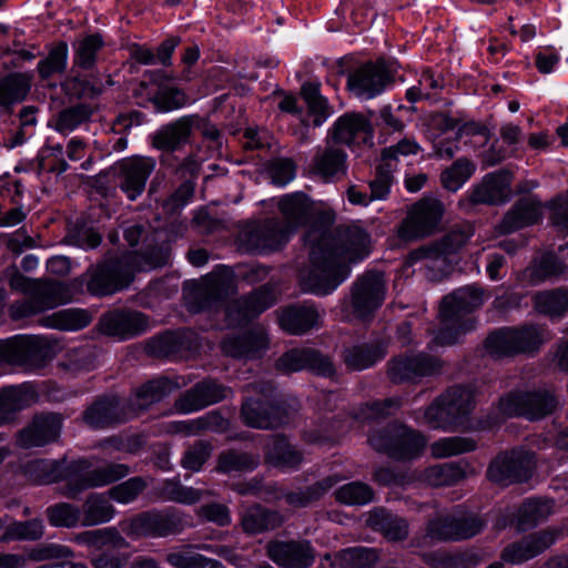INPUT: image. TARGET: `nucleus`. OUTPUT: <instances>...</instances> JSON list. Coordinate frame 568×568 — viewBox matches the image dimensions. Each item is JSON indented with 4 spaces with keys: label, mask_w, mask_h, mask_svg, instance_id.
I'll use <instances>...</instances> for the list:
<instances>
[{
    "label": "nucleus",
    "mask_w": 568,
    "mask_h": 568,
    "mask_svg": "<svg viewBox=\"0 0 568 568\" xmlns=\"http://www.w3.org/2000/svg\"><path fill=\"white\" fill-rule=\"evenodd\" d=\"M308 247V268L301 276L302 290L317 296L333 293L351 273L348 263L362 261L371 253L368 232L358 224L339 227H313L304 235Z\"/></svg>",
    "instance_id": "f257e3e1"
},
{
    "label": "nucleus",
    "mask_w": 568,
    "mask_h": 568,
    "mask_svg": "<svg viewBox=\"0 0 568 568\" xmlns=\"http://www.w3.org/2000/svg\"><path fill=\"white\" fill-rule=\"evenodd\" d=\"M26 471L37 484H51L67 479L64 495L75 499L90 488L103 487L124 478L130 469L124 464L110 463L91 469V463L81 458L71 462L64 469L58 460L38 459L27 464Z\"/></svg>",
    "instance_id": "f03ea898"
},
{
    "label": "nucleus",
    "mask_w": 568,
    "mask_h": 568,
    "mask_svg": "<svg viewBox=\"0 0 568 568\" xmlns=\"http://www.w3.org/2000/svg\"><path fill=\"white\" fill-rule=\"evenodd\" d=\"M484 301V291L474 285L460 287L445 296L439 310L442 327L434 336L433 344L450 346L458 343L475 328V321L469 314L480 307Z\"/></svg>",
    "instance_id": "7ed1b4c3"
},
{
    "label": "nucleus",
    "mask_w": 568,
    "mask_h": 568,
    "mask_svg": "<svg viewBox=\"0 0 568 568\" xmlns=\"http://www.w3.org/2000/svg\"><path fill=\"white\" fill-rule=\"evenodd\" d=\"M138 254L130 253L116 261L105 260L91 270L88 290L93 295H111L129 286L133 271L151 270L161 265L151 258L143 263L136 262Z\"/></svg>",
    "instance_id": "20e7f679"
},
{
    "label": "nucleus",
    "mask_w": 568,
    "mask_h": 568,
    "mask_svg": "<svg viewBox=\"0 0 568 568\" xmlns=\"http://www.w3.org/2000/svg\"><path fill=\"white\" fill-rule=\"evenodd\" d=\"M548 339V332L538 325L503 327L488 335L485 348L493 357L501 358L534 353Z\"/></svg>",
    "instance_id": "39448f33"
},
{
    "label": "nucleus",
    "mask_w": 568,
    "mask_h": 568,
    "mask_svg": "<svg viewBox=\"0 0 568 568\" xmlns=\"http://www.w3.org/2000/svg\"><path fill=\"white\" fill-rule=\"evenodd\" d=\"M367 440L374 450L395 460L417 458L426 446V438L412 428H373Z\"/></svg>",
    "instance_id": "423d86ee"
},
{
    "label": "nucleus",
    "mask_w": 568,
    "mask_h": 568,
    "mask_svg": "<svg viewBox=\"0 0 568 568\" xmlns=\"http://www.w3.org/2000/svg\"><path fill=\"white\" fill-rule=\"evenodd\" d=\"M124 525L123 530L131 537H168L183 531L190 521L183 511L168 507L140 513Z\"/></svg>",
    "instance_id": "0eeeda50"
},
{
    "label": "nucleus",
    "mask_w": 568,
    "mask_h": 568,
    "mask_svg": "<svg viewBox=\"0 0 568 568\" xmlns=\"http://www.w3.org/2000/svg\"><path fill=\"white\" fill-rule=\"evenodd\" d=\"M475 408V390L470 386L456 385L438 396L425 410L426 423L447 425L464 424Z\"/></svg>",
    "instance_id": "6e6552de"
},
{
    "label": "nucleus",
    "mask_w": 568,
    "mask_h": 568,
    "mask_svg": "<svg viewBox=\"0 0 568 568\" xmlns=\"http://www.w3.org/2000/svg\"><path fill=\"white\" fill-rule=\"evenodd\" d=\"M444 213L442 201L424 197L408 209L406 217L397 226L396 234L404 242L430 236L439 229Z\"/></svg>",
    "instance_id": "1a4fd4ad"
},
{
    "label": "nucleus",
    "mask_w": 568,
    "mask_h": 568,
    "mask_svg": "<svg viewBox=\"0 0 568 568\" xmlns=\"http://www.w3.org/2000/svg\"><path fill=\"white\" fill-rule=\"evenodd\" d=\"M293 235L282 221L268 217L245 225L237 236L240 247L252 254H267L282 250Z\"/></svg>",
    "instance_id": "9d476101"
},
{
    "label": "nucleus",
    "mask_w": 568,
    "mask_h": 568,
    "mask_svg": "<svg viewBox=\"0 0 568 568\" xmlns=\"http://www.w3.org/2000/svg\"><path fill=\"white\" fill-rule=\"evenodd\" d=\"M557 406L555 396L547 392H511L501 397L491 424L506 417L523 416L530 422L539 420L552 413Z\"/></svg>",
    "instance_id": "9b49d317"
},
{
    "label": "nucleus",
    "mask_w": 568,
    "mask_h": 568,
    "mask_svg": "<svg viewBox=\"0 0 568 568\" xmlns=\"http://www.w3.org/2000/svg\"><path fill=\"white\" fill-rule=\"evenodd\" d=\"M235 288V276L226 266L217 267L196 283L185 295L191 312H201L215 306L223 297L232 294Z\"/></svg>",
    "instance_id": "f8f14e48"
},
{
    "label": "nucleus",
    "mask_w": 568,
    "mask_h": 568,
    "mask_svg": "<svg viewBox=\"0 0 568 568\" xmlns=\"http://www.w3.org/2000/svg\"><path fill=\"white\" fill-rule=\"evenodd\" d=\"M277 207L284 217L282 223L294 235L302 226H308L306 233L313 227L328 224L327 216L320 211L313 201L303 192L288 193L277 200Z\"/></svg>",
    "instance_id": "ddd939ff"
},
{
    "label": "nucleus",
    "mask_w": 568,
    "mask_h": 568,
    "mask_svg": "<svg viewBox=\"0 0 568 568\" xmlns=\"http://www.w3.org/2000/svg\"><path fill=\"white\" fill-rule=\"evenodd\" d=\"M386 294L384 275L381 272H366L352 286L349 307L352 316L365 320L378 310Z\"/></svg>",
    "instance_id": "4468645a"
},
{
    "label": "nucleus",
    "mask_w": 568,
    "mask_h": 568,
    "mask_svg": "<svg viewBox=\"0 0 568 568\" xmlns=\"http://www.w3.org/2000/svg\"><path fill=\"white\" fill-rule=\"evenodd\" d=\"M532 457L521 448L501 452L489 463L487 478L499 485L527 481L532 475Z\"/></svg>",
    "instance_id": "2eb2a0df"
},
{
    "label": "nucleus",
    "mask_w": 568,
    "mask_h": 568,
    "mask_svg": "<svg viewBox=\"0 0 568 568\" xmlns=\"http://www.w3.org/2000/svg\"><path fill=\"white\" fill-rule=\"evenodd\" d=\"M486 521L477 515L448 514L429 520L427 535L437 540L457 541L479 534Z\"/></svg>",
    "instance_id": "dca6fc26"
},
{
    "label": "nucleus",
    "mask_w": 568,
    "mask_h": 568,
    "mask_svg": "<svg viewBox=\"0 0 568 568\" xmlns=\"http://www.w3.org/2000/svg\"><path fill=\"white\" fill-rule=\"evenodd\" d=\"M390 83V74L383 60L366 62L354 69L347 78L348 90L361 100L382 94Z\"/></svg>",
    "instance_id": "f3484780"
},
{
    "label": "nucleus",
    "mask_w": 568,
    "mask_h": 568,
    "mask_svg": "<svg viewBox=\"0 0 568 568\" xmlns=\"http://www.w3.org/2000/svg\"><path fill=\"white\" fill-rule=\"evenodd\" d=\"M70 301V291L63 283L47 282L34 296L12 304L9 313L12 320L20 321Z\"/></svg>",
    "instance_id": "a211bd4d"
},
{
    "label": "nucleus",
    "mask_w": 568,
    "mask_h": 568,
    "mask_svg": "<svg viewBox=\"0 0 568 568\" xmlns=\"http://www.w3.org/2000/svg\"><path fill=\"white\" fill-rule=\"evenodd\" d=\"M442 363L438 358L424 354H405L394 357L388 363V377L394 383L416 382L417 379L438 374Z\"/></svg>",
    "instance_id": "6ab92c4d"
},
{
    "label": "nucleus",
    "mask_w": 568,
    "mask_h": 568,
    "mask_svg": "<svg viewBox=\"0 0 568 568\" xmlns=\"http://www.w3.org/2000/svg\"><path fill=\"white\" fill-rule=\"evenodd\" d=\"M270 346V336L265 327L256 325L242 334L226 337L222 343L225 355L239 359H258Z\"/></svg>",
    "instance_id": "aec40b11"
},
{
    "label": "nucleus",
    "mask_w": 568,
    "mask_h": 568,
    "mask_svg": "<svg viewBox=\"0 0 568 568\" xmlns=\"http://www.w3.org/2000/svg\"><path fill=\"white\" fill-rule=\"evenodd\" d=\"M275 368L283 374L308 369L325 377L335 373L331 359L312 348H293L285 352L275 362Z\"/></svg>",
    "instance_id": "412c9836"
},
{
    "label": "nucleus",
    "mask_w": 568,
    "mask_h": 568,
    "mask_svg": "<svg viewBox=\"0 0 568 568\" xmlns=\"http://www.w3.org/2000/svg\"><path fill=\"white\" fill-rule=\"evenodd\" d=\"M280 327L290 335H304L321 326L324 312L313 303L304 302L276 311Z\"/></svg>",
    "instance_id": "4be33fe9"
},
{
    "label": "nucleus",
    "mask_w": 568,
    "mask_h": 568,
    "mask_svg": "<svg viewBox=\"0 0 568 568\" xmlns=\"http://www.w3.org/2000/svg\"><path fill=\"white\" fill-rule=\"evenodd\" d=\"M231 393L230 387L214 379H203L175 402V409L181 414L194 413L229 397Z\"/></svg>",
    "instance_id": "5701e85b"
},
{
    "label": "nucleus",
    "mask_w": 568,
    "mask_h": 568,
    "mask_svg": "<svg viewBox=\"0 0 568 568\" xmlns=\"http://www.w3.org/2000/svg\"><path fill=\"white\" fill-rule=\"evenodd\" d=\"M405 265L409 267L418 265L428 280L437 281L448 272L450 258L436 240L410 251L405 260Z\"/></svg>",
    "instance_id": "b1692460"
},
{
    "label": "nucleus",
    "mask_w": 568,
    "mask_h": 568,
    "mask_svg": "<svg viewBox=\"0 0 568 568\" xmlns=\"http://www.w3.org/2000/svg\"><path fill=\"white\" fill-rule=\"evenodd\" d=\"M155 165V160L150 156H134L120 163L119 186L129 200L133 201L142 194Z\"/></svg>",
    "instance_id": "393cba45"
},
{
    "label": "nucleus",
    "mask_w": 568,
    "mask_h": 568,
    "mask_svg": "<svg viewBox=\"0 0 568 568\" xmlns=\"http://www.w3.org/2000/svg\"><path fill=\"white\" fill-rule=\"evenodd\" d=\"M275 302L272 290L262 287L247 296L234 300L227 304L225 316L230 326L241 325L258 316Z\"/></svg>",
    "instance_id": "a878e982"
},
{
    "label": "nucleus",
    "mask_w": 568,
    "mask_h": 568,
    "mask_svg": "<svg viewBox=\"0 0 568 568\" xmlns=\"http://www.w3.org/2000/svg\"><path fill=\"white\" fill-rule=\"evenodd\" d=\"M268 557L284 568H308L315 551L307 540L273 541L267 546Z\"/></svg>",
    "instance_id": "bb28decb"
},
{
    "label": "nucleus",
    "mask_w": 568,
    "mask_h": 568,
    "mask_svg": "<svg viewBox=\"0 0 568 568\" xmlns=\"http://www.w3.org/2000/svg\"><path fill=\"white\" fill-rule=\"evenodd\" d=\"M53 357L52 346L40 336L13 337V365L41 368Z\"/></svg>",
    "instance_id": "cd10ccee"
},
{
    "label": "nucleus",
    "mask_w": 568,
    "mask_h": 568,
    "mask_svg": "<svg viewBox=\"0 0 568 568\" xmlns=\"http://www.w3.org/2000/svg\"><path fill=\"white\" fill-rule=\"evenodd\" d=\"M148 328L144 314L133 311H113L104 314L100 320V329L108 336L120 339L131 338L142 334Z\"/></svg>",
    "instance_id": "c85d7f7f"
},
{
    "label": "nucleus",
    "mask_w": 568,
    "mask_h": 568,
    "mask_svg": "<svg viewBox=\"0 0 568 568\" xmlns=\"http://www.w3.org/2000/svg\"><path fill=\"white\" fill-rule=\"evenodd\" d=\"M555 540V531L540 530L508 545L501 551L500 557L506 562L518 565L540 555L548 549Z\"/></svg>",
    "instance_id": "c756f323"
},
{
    "label": "nucleus",
    "mask_w": 568,
    "mask_h": 568,
    "mask_svg": "<svg viewBox=\"0 0 568 568\" xmlns=\"http://www.w3.org/2000/svg\"><path fill=\"white\" fill-rule=\"evenodd\" d=\"M197 335L192 331L168 332L149 343V352L163 357H187L199 348Z\"/></svg>",
    "instance_id": "7c9ffc66"
},
{
    "label": "nucleus",
    "mask_w": 568,
    "mask_h": 568,
    "mask_svg": "<svg viewBox=\"0 0 568 568\" xmlns=\"http://www.w3.org/2000/svg\"><path fill=\"white\" fill-rule=\"evenodd\" d=\"M511 175L507 171L487 174L483 181L473 186L469 201L473 204H500L508 200L510 194Z\"/></svg>",
    "instance_id": "2f4dec72"
},
{
    "label": "nucleus",
    "mask_w": 568,
    "mask_h": 568,
    "mask_svg": "<svg viewBox=\"0 0 568 568\" xmlns=\"http://www.w3.org/2000/svg\"><path fill=\"white\" fill-rule=\"evenodd\" d=\"M388 351V341L377 338L368 343L353 345L344 351V362L348 368L363 371L382 361Z\"/></svg>",
    "instance_id": "473e14b6"
},
{
    "label": "nucleus",
    "mask_w": 568,
    "mask_h": 568,
    "mask_svg": "<svg viewBox=\"0 0 568 568\" xmlns=\"http://www.w3.org/2000/svg\"><path fill=\"white\" fill-rule=\"evenodd\" d=\"M541 204L535 199H523L509 210L497 226L499 234H508L535 224L541 216Z\"/></svg>",
    "instance_id": "72a5a7b5"
},
{
    "label": "nucleus",
    "mask_w": 568,
    "mask_h": 568,
    "mask_svg": "<svg viewBox=\"0 0 568 568\" xmlns=\"http://www.w3.org/2000/svg\"><path fill=\"white\" fill-rule=\"evenodd\" d=\"M284 523V516L273 509L255 504L244 510L241 517L243 530L250 535L263 534L281 527Z\"/></svg>",
    "instance_id": "f704fd0d"
},
{
    "label": "nucleus",
    "mask_w": 568,
    "mask_h": 568,
    "mask_svg": "<svg viewBox=\"0 0 568 568\" xmlns=\"http://www.w3.org/2000/svg\"><path fill=\"white\" fill-rule=\"evenodd\" d=\"M191 129V118H180L156 131L153 136V145L159 150L174 151L187 142Z\"/></svg>",
    "instance_id": "c9c22d12"
},
{
    "label": "nucleus",
    "mask_w": 568,
    "mask_h": 568,
    "mask_svg": "<svg viewBox=\"0 0 568 568\" xmlns=\"http://www.w3.org/2000/svg\"><path fill=\"white\" fill-rule=\"evenodd\" d=\"M466 477L465 468L460 463L437 464L423 469L418 475V480L432 486H453Z\"/></svg>",
    "instance_id": "e433bc0d"
},
{
    "label": "nucleus",
    "mask_w": 568,
    "mask_h": 568,
    "mask_svg": "<svg viewBox=\"0 0 568 568\" xmlns=\"http://www.w3.org/2000/svg\"><path fill=\"white\" fill-rule=\"evenodd\" d=\"M313 171L326 181L339 179L346 172V153L339 148L327 146L314 156Z\"/></svg>",
    "instance_id": "4c0bfd02"
},
{
    "label": "nucleus",
    "mask_w": 568,
    "mask_h": 568,
    "mask_svg": "<svg viewBox=\"0 0 568 568\" xmlns=\"http://www.w3.org/2000/svg\"><path fill=\"white\" fill-rule=\"evenodd\" d=\"M369 121L358 113H346L337 119L333 129V139L343 144H352L369 132Z\"/></svg>",
    "instance_id": "58836bf2"
},
{
    "label": "nucleus",
    "mask_w": 568,
    "mask_h": 568,
    "mask_svg": "<svg viewBox=\"0 0 568 568\" xmlns=\"http://www.w3.org/2000/svg\"><path fill=\"white\" fill-rule=\"evenodd\" d=\"M81 525L90 527L110 521L115 514V509L110 503L109 496L91 493L83 503Z\"/></svg>",
    "instance_id": "ea45409f"
},
{
    "label": "nucleus",
    "mask_w": 568,
    "mask_h": 568,
    "mask_svg": "<svg viewBox=\"0 0 568 568\" xmlns=\"http://www.w3.org/2000/svg\"><path fill=\"white\" fill-rule=\"evenodd\" d=\"M92 321L91 315L81 308H65L44 316L40 324L60 331H78L87 327Z\"/></svg>",
    "instance_id": "a19ab883"
},
{
    "label": "nucleus",
    "mask_w": 568,
    "mask_h": 568,
    "mask_svg": "<svg viewBox=\"0 0 568 568\" xmlns=\"http://www.w3.org/2000/svg\"><path fill=\"white\" fill-rule=\"evenodd\" d=\"M368 525L381 531L389 540H404L408 536V525L405 519L399 518L385 509L373 510L367 519Z\"/></svg>",
    "instance_id": "79ce46f5"
},
{
    "label": "nucleus",
    "mask_w": 568,
    "mask_h": 568,
    "mask_svg": "<svg viewBox=\"0 0 568 568\" xmlns=\"http://www.w3.org/2000/svg\"><path fill=\"white\" fill-rule=\"evenodd\" d=\"M266 459L275 467L296 468L303 460L301 452L285 437L276 436L266 445Z\"/></svg>",
    "instance_id": "37998d69"
},
{
    "label": "nucleus",
    "mask_w": 568,
    "mask_h": 568,
    "mask_svg": "<svg viewBox=\"0 0 568 568\" xmlns=\"http://www.w3.org/2000/svg\"><path fill=\"white\" fill-rule=\"evenodd\" d=\"M550 499L531 498L521 504L517 511V525L520 530H527L546 520L552 513Z\"/></svg>",
    "instance_id": "c03bdc74"
},
{
    "label": "nucleus",
    "mask_w": 568,
    "mask_h": 568,
    "mask_svg": "<svg viewBox=\"0 0 568 568\" xmlns=\"http://www.w3.org/2000/svg\"><path fill=\"white\" fill-rule=\"evenodd\" d=\"M181 385L178 379H171L169 377L149 381L136 390L135 402L141 406L143 412L152 404L160 402L174 389L181 387Z\"/></svg>",
    "instance_id": "a18cd8bd"
},
{
    "label": "nucleus",
    "mask_w": 568,
    "mask_h": 568,
    "mask_svg": "<svg viewBox=\"0 0 568 568\" xmlns=\"http://www.w3.org/2000/svg\"><path fill=\"white\" fill-rule=\"evenodd\" d=\"M159 496L164 501H172L183 505H194L204 495H211L209 490L183 486L176 478L165 479L158 489Z\"/></svg>",
    "instance_id": "49530a36"
},
{
    "label": "nucleus",
    "mask_w": 568,
    "mask_h": 568,
    "mask_svg": "<svg viewBox=\"0 0 568 568\" xmlns=\"http://www.w3.org/2000/svg\"><path fill=\"white\" fill-rule=\"evenodd\" d=\"M337 479L329 476L305 488L287 490L285 501L294 508H304L321 499L335 484Z\"/></svg>",
    "instance_id": "de8ad7c7"
},
{
    "label": "nucleus",
    "mask_w": 568,
    "mask_h": 568,
    "mask_svg": "<svg viewBox=\"0 0 568 568\" xmlns=\"http://www.w3.org/2000/svg\"><path fill=\"white\" fill-rule=\"evenodd\" d=\"M535 308L550 317H561L568 313V287L544 291L534 297Z\"/></svg>",
    "instance_id": "09e8293b"
},
{
    "label": "nucleus",
    "mask_w": 568,
    "mask_h": 568,
    "mask_svg": "<svg viewBox=\"0 0 568 568\" xmlns=\"http://www.w3.org/2000/svg\"><path fill=\"white\" fill-rule=\"evenodd\" d=\"M260 464V456L237 450H225L219 455L215 470L222 474L246 473Z\"/></svg>",
    "instance_id": "8fccbe9b"
},
{
    "label": "nucleus",
    "mask_w": 568,
    "mask_h": 568,
    "mask_svg": "<svg viewBox=\"0 0 568 568\" xmlns=\"http://www.w3.org/2000/svg\"><path fill=\"white\" fill-rule=\"evenodd\" d=\"M30 90V78L23 73H11L0 79V105L10 106L21 102Z\"/></svg>",
    "instance_id": "3c124183"
},
{
    "label": "nucleus",
    "mask_w": 568,
    "mask_h": 568,
    "mask_svg": "<svg viewBox=\"0 0 568 568\" xmlns=\"http://www.w3.org/2000/svg\"><path fill=\"white\" fill-rule=\"evenodd\" d=\"M151 483V477L135 476L123 483L112 486L108 490V496L111 500L121 505L132 504L139 499V497L148 489Z\"/></svg>",
    "instance_id": "603ef678"
},
{
    "label": "nucleus",
    "mask_w": 568,
    "mask_h": 568,
    "mask_svg": "<svg viewBox=\"0 0 568 568\" xmlns=\"http://www.w3.org/2000/svg\"><path fill=\"white\" fill-rule=\"evenodd\" d=\"M83 420L89 426H105L125 423L129 419L119 415L118 405L114 400L99 399L85 410Z\"/></svg>",
    "instance_id": "864d4df0"
},
{
    "label": "nucleus",
    "mask_w": 568,
    "mask_h": 568,
    "mask_svg": "<svg viewBox=\"0 0 568 568\" xmlns=\"http://www.w3.org/2000/svg\"><path fill=\"white\" fill-rule=\"evenodd\" d=\"M478 440L473 437L453 436L434 442L430 445L432 455L436 458H447L474 452Z\"/></svg>",
    "instance_id": "5fc2aeb1"
},
{
    "label": "nucleus",
    "mask_w": 568,
    "mask_h": 568,
    "mask_svg": "<svg viewBox=\"0 0 568 568\" xmlns=\"http://www.w3.org/2000/svg\"><path fill=\"white\" fill-rule=\"evenodd\" d=\"M302 97L307 104L310 114L314 116L313 124L322 125L331 115L327 100L321 95L320 85L313 82H306L302 85Z\"/></svg>",
    "instance_id": "6e6d98bb"
},
{
    "label": "nucleus",
    "mask_w": 568,
    "mask_h": 568,
    "mask_svg": "<svg viewBox=\"0 0 568 568\" xmlns=\"http://www.w3.org/2000/svg\"><path fill=\"white\" fill-rule=\"evenodd\" d=\"M475 170L476 165L471 161L460 158L442 173V184L446 190L457 192L471 178Z\"/></svg>",
    "instance_id": "4d7b16f0"
},
{
    "label": "nucleus",
    "mask_w": 568,
    "mask_h": 568,
    "mask_svg": "<svg viewBox=\"0 0 568 568\" xmlns=\"http://www.w3.org/2000/svg\"><path fill=\"white\" fill-rule=\"evenodd\" d=\"M335 499L349 506H362L374 500L373 488L363 481L345 484L334 491Z\"/></svg>",
    "instance_id": "13d9d810"
},
{
    "label": "nucleus",
    "mask_w": 568,
    "mask_h": 568,
    "mask_svg": "<svg viewBox=\"0 0 568 568\" xmlns=\"http://www.w3.org/2000/svg\"><path fill=\"white\" fill-rule=\"evenodd\" d=\"M173 568H225L220 561L192 551H173L165 556Z\"/></svg>",
    "instance_id": "bf43d9fd"
},
{
    "label": "nucleus",
    "mask_w": 568,
    "mask_h": 568,
    "mask_svg": "<svg viewBox=\"0 0 568 568\" xmlns=\"http://www.w3.org/2000/svg\"><path fill=\"white\" fill-rule=\"evenodd\" d=\"M91 116V109L84 104H77L62 110L54 122V129L68 134L87 122Z\"/></svg>",
    "instance_id": "052dcab7"
},
{
    "label": "nucleus",
    "mask_w": 568,
    "mask_h": 568,
    "mask_svg": "<svg viewBox=\"0 0 568 568\" xmlns=\"http://www.w3.org/2000/svg\"><path fill=\"white\" fill-rule=\"evenodd\" d=\"M48 520L52 526L73 528L82 520L79 507L68 503H60L47 509Z\"/></svg>",
    "instance_id": "680f3d73"
},
{
    "label": "nucleus",
    "mask_w": 568,
    "mask_h": 568,
    "mask_svg": "<svg viewBox=\"0 0 568 568\" xmlns=\"http://www.w3.org/2000/svg\"><path fill=\"white\" fill-rule=\"evenodd\" d=\"M567 265L554 253L544 254L531 267L530 276L534 281H545L564 274Z\"/></svg>",
    "instance_id": "e2e57ef3"
},
{
    "label": "nucleus",
    "mask_w": 568,
    "mask_h": 568,
    "mask_svg": "<svg viewBox=\"0 0 568 568\" xmlns=\"http://www.w3.org/2000/svg\"><path fill=\"white\" fill-rule=\"evenodd\" d=\"M59 436V428H21L17 440L22 448H33L54 443Z\"/></svg>",
    "instance_id": "0e129e2a"
},
{
    "label": "nucleus",
    "mask_w": 568,
    "mask_h": 568,
    "mask_svg": "<svg viewBox=\"0 0 568 568\" xmlns=\"http://www.w3.org/2000/svg\"><path fill=\"white\" fill-rule=\"evenodd\" d=\"M473 235L474 226L469 223H464L454 226L437 241L450 258V255L457 253L463 246H465Z\"/></svg>",
    "instance_id": "69168bd1"
},
{
    "label": "nucleus",
    "mask_w": 568,
    "mask_h": 568,
    "mask_svg": "<svg viewBox=\"0 0 568 568\" xmlns=\"http://www.w3.org/2000/svg\"><path fill=\"white\" fill-rule=\"evenodd\" d=\"M68 60V45L64 42L59 43L48 54V57L38 63V71L42 79H49L51 75L62 73L65 70Z\"/></svg>",
    "instance_id": "338daca9"
},
{
    "label": "nucleus",
    "mask_w": 568,
    "mask_h": 568,
    "mask_svg": "<svg viewBox=\"0 0 568 568\" xmlns=\"http://www.w3.org/2000/svg\"><path fill=\"white\" fill-rule=\"evenodd\" d=\"M44 534L42 520L31 519L27 521L14 523L7 528L3 536L0 537L1 541L10 539L18 540H37Z\"/></svg>",
    "instance_id": "774afa93"
}]
</instances>
